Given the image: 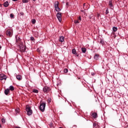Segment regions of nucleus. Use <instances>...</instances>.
Returning <instances> with one entry per match:
<instances>
[{
    "label": "nucleus",
    "mask_w": 128,
    "mask_h": 128,
    "mask_svg": "<svg viewBox=\"0 0 128 128\" xmlns=\"http://www.w3.org/2000/svg\"><path fill=\"white\" fill-rule=\"evenodd\" d=\"M26 111L27 112L28 116H32V110L28 106H26Z\"/></svg>",
    "instance_id": "obj_1"
},
{
    "label": "nucleus",
    "mask_w": 128,
    "mask_h": 128,
    "mask_svg": "<svg viewBox=\"0 0 128 128\" xmlns=\"http://www.w3.org/2000/svg\"><path fill=\"white\" fill-rule=\"evenodd\" d=\"M40 110L42 112H44V110H46V103L43 102L40 104Z\"/></svg>",
    "instance_id": "obj_2"
},
{
    "label": "nucleus",
    "mask_w": 128,
    "mask_h": 128,
    "mask_svg": "<svg viewBox=\"0 0 128 128\" xmlns=\"http://www.w3.org/2000/svg\"><path fill=\"white\" fill-rule=\"evenodd\" d=\"M16 44L20 46V44H22V40H20V37L18 36H16Z\"/></svg>",
    "instance_id": "obj_3"
},
{
    "label": "nucleus",
    "mask_w": 128,
    "mask_h": 128,
    "mask_svg": "<svg viewBox=\"0 0 128 128\" xmlns=\"http://www.w3.org/2000/svg\"><path fill=\"white\" fill-rule=\"evenodd\" d=\"M20 48V50L21 52H24L26 50V46L22 44L19 45Z\"/></svg>",
    "instance_id": "obj_4"
},
{
    "label": "nucleus",
    "mask_w": 128,
    "mask_h": 128,
    "mask_svg": "<svg viewBox=\"0 0 128 128\" xmlns=\"http://www.w3.org/2000/svg\"><path fill=\"white\" fill-rule=\"evenodd\" d=\"M51 90L52 89H50V88L48 86H45L43 88L44 92H50Z\"/></svg>",
    "instance_id": "obj_5"
},
{
    "label": "nucleus",
    "mask_w": 128,
    "mask_h": 128,
    "mask_svg": "<svg viewBox=\"0 0 128 128\" xmlns=\"http://www.w3.org/2000/svg\"><path fill=\"white\" fill-rule=\"evenodd\" d=\"M6 80V76L4 74H0V80Z\"/></svg>",
    "instance_id": "obj_6"
},
{
    "label": "nucleus",
    "mask_w": 128,
    "mask_h": 128,
    "mask_svg": "<svg viewBox=\"0 0 128 128\" xmlns=\"http://www.w3.org/2000/svg\"><path fill=\"white\" fill-rule=\"evenodd\" d=\"M56 17L60 22H62V13L58 12L56 14Z\"/></svg>",
    "instance_id": "obj_7"
},
{
    "label": "nucleus",
    "mask_w": 128,
    "mask_h": 128,
    "mask_svg": "<svg viewBox=\"0 0 128 128\" xmlns=\"http://www.w3.org/2000/svg\"><path fill=\"white\" fill-rule=\"evenodd\" d=\"M6 34L8 36H12V32H10V30H8L6 32Z\"/></svg>",
    "instance_id": "obj_8"
},
{
    "label": "nucleus",
    "mask_w": 128,
    "mask_h": 128,
    "mask_svg": "<svg viewBox=\"0 0 128 128\" xmlns=\"http://www.w3.org/2000/svg\"><path fill=\"white\" fill-rule=\"evenodd\" d=\"M92 118H98V113L96 112H94L92 114Z\"/></svg>",
    "instance_id": "obj_9"
},
{
    "label": "nucleus",
    "mask_w": 128,
    "mask_h": 128,
    "mask_svg": "<svg viewBox=\"0 0 128 128\" xmlns=\"http://www.w3.org/2000/svg\"><path fill=\"white\" fill-rule=\"evenodd\" d=\"M59 41H60V42H64V36H60V37Z\"/></svg>",
    "instance_id": "obj_10"
},
{
    "label": "nucleus",
    "mask_w": 128,
    "mask_h": 128,
    "mask_svg": "<svg viewBox=\"0 0 128 128\" xmlns=\"http://www.w3.org/2000/svg\"><path fill=\"white\" fill-rule=\"evenodd\" d=\"M98 56H100V54H96L94 56V60H98Z\"/></svg>",
    "instance_id": "obj_11"
},
{
    "label": "nucleus",
    "mask_w": 128,
    "mask_h": 128,
    "mask_svg": "<svg viewBox=\"0 0 128 128\" xmlns=\"http://www.w3.org/2000/svg\"><path fill=\"white\" fill-rule=\"evenodd\" d=\"M4 92L6 96H8V92H10V89L7 88V89L5 90Z\"/></svg>",
    "instance_id": "obj_12"
},
{
    "label": "nucleus",
    "mask_w": 128,
    "mask_h": 128,
    "mask_svg": "<svg viewBox=\"0 0 128 128\" xmlns=\"http://www.w3.org/2000/svg\"><path fill=\"white\" fill-rule=\"evenodd\" d=\"M16 78H17L18 80H22V76L17 75L16 76Z\"/></svg>",
    "instance_id": "obj_13"
},
{
    "label": "nucleus",
    "mask_w": 128,
    "mask_h": 128,
    "mask_svg": "<svg viewBox=\"0 0 128 128\" xmlns=\"http://www.w3.org/2000/svg\"><path fill=\"white\" fill-rule=\"evenodd\" d=\"M4 6L5 8H8V2H4Z\"/></svg>",
    "instance_id": "obj_14"
},
{
    "label": "nucleus",
    "mask_w": 128,
    "mask_h": 128,
    "mask_svg": "<svg viewBox=\"0 0 128 128\" xmlns=\"http://www.w3.org/2000/svg\"><path fill=\"white\" fill-rule=\"evenodd\" d=\"M108 6H110V8H112L114 6L112 5V0L109 1Z\"/></svg>",
    "instance_id": "obj_15"
},
{
    "label": "nucleus",
    "mask_w": 128,
    "mask_h": 128,
    "mask_svg": "<svg viewBox=\"0 0 128 128\" xmlns=\"http://www.w3.org/2000/svg\"><path fill=\"white\" fill-rule=\"evenodd\" d=\"M58 4H60V3L58 2V1L54 3V8H56L58 6Z\"/></svg>",
    "instance_id": "obj_16"
},
{
    "label": "nucleus",
    "mask_w": 128,
    "mask_h": 128,
    "mask_svg": "<svg viewBox=\"0 0 128 128\" xmlns=\"http://www.w3.org/2000/svg\"><path fill=\"white\" fill-rule=\"evenodd\" d=\"M32 92H34V94H38V90L36 89H33Z\"/></svg>",
    "instance_id": "obj_17"
},
{
    "label": "nucleus",
    "mask_w": 128,
    "mask_h": 128,
    "mask_svg": "<svg viewBox=\"0 0 128 128\" xmlns=\"http://www.w3.org/2000/svg\"><path fill=\"white\" fill-rule=\"evenodd\" d=\"M54 8H55L56 12H60V8H58V6L54 7Z\"/></svg>",
    "instance_id": "obj_18"
},
{
    "label": "nucleus",
    "mask_w": 128,
    "mask_h": 128,
    "mask_svg": "<svg viewBox=\"0 0 128 128\" xmlns=\"http://www.w3.org/2000/svg\"><path fill=\"white\" fill-rule=\"evenodd\" d=\"M82 50L83 54H86V48H82Z\"/></svg>",
    "instance_id": "obj_19"
},
{
    "label": "nucleus",
    "mask_w": 128,
    "mask_h": 128,
    "mask_svg": "<svg viewBox=\"0 0 128 128\" xmlns=\"http://www.w3.org/2000/svg\"><path fill=\"white\" fill-rule=\"evenodd\" d=\"M10 90H12H12H14V86H10V89H9Z\"/></svg>",
    "instance_id": "obj_20"
},
{
    "label": "nucleus",
    "mask_w": 128,
    "mask_h": 128,
    "mask_svg": "<svg viewBox=\"0 0 128 128\" xmlns=\"http://www.w3.org/2000/svg\"><path fill=\"white\" fill-rule=\"evenodd\" d=\"M72 54H76V50L75 48L72 50Z\"/></svg>",
    "instance_id": "obj_21"
},
{
    "label": "nucleus",
    "mask_w": 128,
    "mask_h": 128,
    "mask_svg": "<svg viewBox=\"0 0 128 128\" xmlns=\"http://www.w3.org/2000/svg\"><path fill=\"white\" fill-rule=\"evenodd\" d=\"M112 30H113V32H116V30H118V28H116V26H114L112 28Z\"/></svg>",
    "instance_id": "obj_22"
},
{
    "label": "nucleus",
    "mask_w": 128,
    "mask_h": 128,
    "mask_svg": "<svg viewBox=\"0 0 128 128\" xmlns=\"http://www.w3.org/2000/svg\"><path fill=\"white\" fill-rule=\"evenodd\" d=\"M98 128V124L96 123L93 124V128Z\"/></svg>",
    "instance_id": "obj_23"
},
{
    "label": "nucleus",
    "mask_w": 128,
    "mask_h": 128,
    "mask_svg": "<svg viewBox=\"0 0 128 128\" xmlns=\"http://www.w3.org/2000/svg\"><path fill=\"white\" fill-rule=\"evenodd\" d=\"M36 19H33L32 20V24H36Z\"/></svg>",
    "instance_id": "obj_24"
},
{
    "label": "nucleus",
    "mask_w": 128,
    "mask_h": 128,
    "mask_svg": "<svg viewBox=\"0 0 128 128\" xmlns=\"http://www.w3.org/2000/svg\"><path fill=\"white\" fill-rule=\"evenodd\" d=\"M64 72L65 73V74H66L68 72V70L67 68H64Z\"/></svg>",
    "instance_id": "obj_25"
},
{
    "label": "nucleus",
    "mask_w": 128,
    "mask_h": 128,
    "mask_svg": "<svg viewBox=\"0 0 128 128\" xmlns=\"http://www.w3.org/2000/svg\"><path fill=\"white\" fill-rule=\"evenodd\" d=\"M22 2L24 4H28V0H22Z\"/></svg>",
    "instance_id": "obj_26"
},
{
    "label": "nucleus",
    "mask_w": 128,
    "mask_h": 128,
    "mask_svg": "<svg viewBox=\"0 0 128 128\" xmlns=\"http://www.w3.org/2000/svg\"><path fill=\"white\" fill-rule=\"evenodd\" d=\"M100 44H104V40L102 39L100 40Z\"/></svg>",
    "instance_id": "obj_27"
},
{
    "label": "nucleus",
    "mask_w": 128,
    "mask_h": 128,
    "mask_svg": "<svg viewBox=\"0 0 128 128\" xmlns=\"http://www.w3.org/2000/svg\"><path fill=\"white\" fill-rule=\"evenodd\" d=\"M15 112H16V114H18V112H20V109H18V108L16 109Z\"/></svg>",
    "instance_id": "obj_28"
},
{
    "label": "nucleus",
    "mask_w": 128,
    "mask_h": 128,
    "mask_svg": "<svg viewBox=\"0 0 128 128\" xmlns=\"http://www.w3.org/2000/svg\"><path fill=\"white\" fill-rule=\"evenodd\" d=\"M80 21H78V20H75L74 21V24H80Z\"/></svg>",
    "instance_id": "obj_29"
},
{
    "label": "nucleus",
    "mask_w": 128,
    "mask_h": 128,
    "mask_svg": "<svg viewBox=\"0 0 128 128\" xmlns=\"http://www.w3.org/2000/svg\"><path fill=\"white\" fill-rule=\"evenodd\" d=\"M14 16L12 14H10V17L12 18H14Z\"/></svg>",
    "instance_id": "obj_30"
},
{
    "label": "nucleus",
    "mask_w": 128,
    "mask_h": 128,
    "mask_svg": "<svg viewBox=\"0 0 128 128\" xmlns=\"http://www.w3.org/2000/svg\"><path fill=\"white\" fill-rule=\"evenodd\" d=\"M30 40H32V42L34 41V38L32 36L30 37Z\"/></svg>",
    "instance_id": "obj_31"
},
{
    "label": "nucleus",
    "mask_w": 128,
    "mask_h": 128,
    "mask_svg": "<svg viewBox=\"0 0 128 128\" xmlns=\"http://www.w3.org/2000/svg\"><path fill=\"white\" fill-rule=\"evenodd\" d=\"M80 20V22H81L82 20V17L80 16H79V17L78 18V21Z\"/></svg>",
    "instance_id": "obj_32"
},
{
    "label": "nucleus",
    "mask_w": 128,
    "mask_h": 128,
    "mask_svg": "<svg viewBox=\"0 0 128 128\" xmlns=\"http://www.w3.org/2000/svg\"><path fill=\"white\" fill-rule=\"evenodd\" d=\"M2 122L3 124H4V122H6V120L2 118Z\"/></svg>",
    "instance_id": "obj_33"
},
{
    "label": "nucleus",
    "mask_w": 128,
    "mask_h": 128,
    "mask_svg": "<svg viewBox=\"0 0 128 128\" xmlns=\"http://www.w3.org/2000/svg\"><path fill=\"white\" fill-rule=\"evenodd\" d=\"M106 14H108V8H107L106 10Z\"/></svg>",
    "instance_id": "obj_34"
},
{
    "label": "nucleus",
    "mask_w": 128,
    "mask_h": 128,
    "mask_svg": "<svg viewBox=\"0 0 128 128\" xmlns=\"http://www.w3.org/2000/svg\"><path fill=\"white\" fill-rule=\"evenodd\" d=\"M20 16H24V14L23 12H20Z\"/></svg>",
    "instance_id": "obj_35"
},
{
    "label": "nucleus",
    "mask_w": 128,
    "mask_h": 128,
    "mask_svg": "<svg viewBox=\"0 0 128 128\" xmlns=\"http://www.w3.org/2000/svg\"><path fill=\"white\" fill-rule=\"evenodd\" d=\"M50 126L52 128V122H50Z\"/></svg>",
    "instance_id": "obj_36"
},
{
    "label": "nucleus",
    "mask_w": 128,
    "mask_h": 128,
    "mask_svg": "<svg viewBox=\"0 0 128 128\" xmlns=\"http://www.w3.org/2000/svg\"><path fill=\"white\" fill-rule=\"evenodd\" d=\"M37 52H40V48L37 49Z\"/></svg>",
    "instance_id": "obj_37"
},
{
    "label": "nucleus",
    "mask_w": 128,
    "mask_h": 128,
    "mask_svg": "<svg viewBox=\"0 0 128 128\" xmlns=\"http://www.w3.org/2000/svg\"><path fill=\"white\" fill-rule=\"evenodd\" d=\"M66 6H68V2H66Z\"/></svg>",
    "instance_id": "obj_38"
},
{
    "label": "nucleus",
    "mask_w": 128,
    "mask_h": 128,
    "mask_svg": "<svg viewBox=\"0 0 128 128\" xmlns=\"http://www.w3.org/2000/svg\"><path fill=\"white\" fill-rule=\"evenodd\" d=\"M76 54V56H78V54H77L76 53L75 54Z\"/></svg>",
    "instance_id": "obj_39"
},
{
    "label": "nucleus",
    "mask_w": 128,
    "mask_h": 128,
    "mask_svg": "<svg viewBox=\"0 0 128 128\" xmlns=\"http://www.w3.org/2000/svg\"><path fill=\"white\" fill-rule=\"evenodd\" d=\"M86 4L84 3V5Z\"/></svg>",
    "instance_id": "obj_40"
},
{
    "label": "nucleus",
    "mask_w": 128,
    "mask_h": 128,
    "mask_svg": "<svg viewBox=\"0 0 128 128\" xmlns=\"http://www.w3.org/2000/svg\"><path fill=\"white\" fill-rule=\"evenodd\" d=\"M0 48H2V46H0Z\"/></svg>",
    "instance_id": "obj_41"
},
{
    "label": "nucleus",
    "mask_w": 128,
    "mask_h": 128,
    "mask_svg": "<svg viewBox=\"0 0 128 128\" xmlns=\"http://www.w3.org/2000/svg\"><path fill=\"white\" fill-rule=\"evenodd\" d=\"M0 128H2V125L0 124Z\"/></svg>",
    "instance_id": "obj_42"
},
{
    "label": "nucleus",
    "mask_w": 128,
    "mask_h": 128,
    "mask_svg": "<svg viewBox=\"0 0 128 128\" xmlns=\"http://www.w3.org/2000/svg\"><path fill=\"white\" fill-rule=\"evenodd\" d=\"M33 2H36V0H33Z\"/></svg>",
    "instance_id": "obj_43"
},
{
    "label": "nucleus",
    "mask_w": 128,
    "mask_h": 128,
    "mask_svg": "<svg viewBox=\"0 0 128 128\" xmlns=\"http://www.w3.org/2000/svg\"><path fill=\"white\" fill-rule=\"evenodd\" d=\"M0 6H2V5H1V4H0Z\"/></svg>",
    "instance_id": "obj_44"
},
{
    "label": "nucleus",
    "mask_w": 128,
    "mask_h": 128,
    "mask_svg": "<svg viewBox=\"0 0 128 128\" xmlns=\"http://www.w3.org/2000/svg\"><path fill=\"white\" fill-rule=\"evenodd\" d=\"M82 12H84V10H82Z\"/></svg>",
    "instance_id": "obj_45"
},
{
    "label": "nucleus",
    "mask_w": 128,
    "mask_h": 128,
    "mask_svg": "<svg viewBox=\"0 0 128 128\" xmlns=\"http://www.w3.org/2000/svg\"><path fill=\"white\" fill-rule=\"evenodd\" d=\"M94 74H93L92 75L94 76Z\"/></svg>",
    "instance_id": "obj_46"
},
{
    "label": "nucleus",
    "mask_w": 128,
    "mask_h": 128,
    "mask_svg": "<svg viewBox=\"0 0 128 128\" xmlns=\"http://www.w3.org/2000/svg\"><path fill=\"white\" fill-rule=\"evenodd\" d=\"M94 74H93L92 75L94 76Z\"/></svg>",
    "instance_id": "obj_47"
},
{
    "label": "nucleus",
    "mask_w": 128,
    "mask_h": 128,
    "mask_svg": "<svg viewBox=\"0 0 128 128\" xmlns=\"http://www.w3.org/2000/svg\"><path fill=\"white\" fill-rule=\"evenodd\" d=\"M84 10H86V9H84Z\"/></svg>",
    "instance_id": "obj_48"
},
{
    "label": "nucleus",
    "mask_w": 128,
    "mask_h": 128,
    "mask_svg": "<svg viewBox=\"0 0 128 128\" xmlns=\"http://www.w3.org/2000/svg\"><path fill=\"white\" fill-rule=\"evenodd\" d=\"M84 10H86V9H84Z\"/></svg>",
    "instance_id": "obj_49"
}]
</instances>
